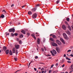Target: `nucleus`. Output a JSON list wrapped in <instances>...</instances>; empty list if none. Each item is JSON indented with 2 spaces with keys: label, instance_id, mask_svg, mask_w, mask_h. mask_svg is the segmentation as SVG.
<instances>
[{
  "label": "nucleus",
  "instance_id": "603ef678",
  "mask_svg": "<svg viewBox=\"0 0 73 73\" xmlns=\"http://www.w3.org/2000/svg\"><path fill=\"white\" fill-rule=\"evenodd\" d=\"M53 66H54V64H52L51 66V68H52L53 67Z\"/></svg>",
  "mask_w": 73,
  "mask_h": 73
},
{
  "label": "nucleus",
  "instance_id": "4d7b16f0",
  "mask_svg": "<svg viewBox=\"0 0 73 73\" xmlns=\"http://www.w3.org/2000/svg\"><path fill=\"white\" fill-rule=\"evenodd\" d=\"M64 66H65V64H63V65L62 66V68H64Z\"/></svg>",
  "mask_w": 73,
  "mask_h": 73
},
{
  "label": "nucleus",
  "instance_id": "a878e982",
  "mask_svg": "<svg viewBox=\"0 0 73 73\" xmlns=\"http://www.w3.org/2000/svg\"><path fill=\"white\" fill-rule=\"evenodd\" d=\"M18 53V51L17 50H16V52L15 54H16V55H17V54Z\"/></svg>",
  "mask_w": 73,
  "mask_h": 73
},
{
  "label": "nucleus",
  "instance_id": "bf43d9fd",
  "mask_svg": "<svg viewBox=\"0 0 73 73\" xmlns=\"http://www.w3.org/2000/svg\"><path fill=\"white\" fill-rule=\"evenodd\" d=\"M70 56L71 57H73V55L71 54H70Z\"/></svg>",
  "mask_w": 73,
  "mask_h": 73
},
{
  "label": "nucleus",
  "instance_id": "6ab92c4d",
  "mask_svg": "<svg viewBox=\"0 0 73 73\" xmlns=\"http://www.w3.org/2000/svg\"><path fill=\"white\" fill-rule=\"evenodd\" d=\"M5 52L6 54H8L9 53V50H7L5 51Z\"/></svg>",
  "mask_w": 73,
  "mask_h": 73
},
{
  "label": "nucleus",
  "instance_id": "8fccbe9b",
  "mask_svg": "<svg viewBox=\"0 0 73 73\" xmlns=\"http://www.w3.org/2000/svg\"><path fill=\"white\" fill-rule=\"evenodd\" d=\"M52 54V56H55V55H54V54H53V53H52V54Z\"/></svg>",
  "mask_w": 73,
  "mask_h": 73
},
{
  "label": "nucleus",
  "instance_id": "6e6d98bb",
  "mask_svg": "<svg viewBox=\"0 0 73 73\" xmlns=\"http://www.w3.org/2000/svg\"><path fill=\"white\" fill-rule=\"evenodd\" d=\"M58 63H56V66H58Z\"/></svg>",
  "mask_w": 73,
  "mask_h": 73
},
{
  "label": "nucleus",
  "instance_id": "7c9ffc66",
  "mask_svg": "<svg viewBox=\"0 0 73 73\" xmlns=\"http://www.w3.org/2000/svg\"><path fill=\"white\" fill-rule=\"evenodd\" d=\"M14 60L15 61H17V58H14Z\"/></svg>",
  "mask_w": 73,
  "mask_h": 73
},
{
  "label": "nucleus",
  "instance_id": "5701e85b",
  "mask_svg": "<svg viewBox=\"0 0 73 73\" xmlns=\"http://www.w3.org/2000/svg\"><path fill=\"white\" fill-rule=\"evenodd\" d=\"M24 37V36H23V34H21V35L19 36V37H20L21 38H22Z\"/></svg>",
  "mask_w": 73,
  "mask_h": 73
},
{
  "label": "nucleus",
  "instance_id": "c756f323",
  "mask_svg": "<svg viewBox=\"0 0 73 73\" xmlns=\"http://www.w3.org/2000/svg\"><path fill=\"white\" fill-rule=\"evenodd\" d=\"M14 35H15V36H17L18 35V33H15Z\"/></svg>",
  "mask_w": 73,
  "mask_h": 73
},
{
  "label": "nucleus",
  "instance_id": "774afa93",
  "mask_svg": "<svg viewBox=\"0 0 73 73\" xmlns=\"http://www.w3.org/2000/svg\"><path fill=\"white\" fill-rule=\"evenodd\" d=\"M12 24V22L11 21L10 22V24Z\"/></svg>",
  "mask_w": 73,
  "mask_h": 73
},
{
  "label": "nucleus",
  "instance_id": "f03ea898",
  "mask_svg": "<svg viewBox=\"0 0 73 73\" xmlns=\"http://www.w3.org/2000/svg\"><path fill=\"white\" fill-rule=\"evenodd\" d=\"M56 42L58 44V45H61V41H60L57 40L56 41Z\"/></svg>",
  "mask_w": 73,
  "mask_h": 73
},
{
  "label": "nucleus",
  "instance_id": "bb28decb",
  "mask_svg": "<svg viewBox=\"0 0 73 73\" xmlns=\"http://www.w3.org/2000/svg\"><path fill=\"white\" fill-rule=\"evenodd\" d=\"M5 33H6V37H7V35H9V33H8L7 32H6Z\"/></svg>",
  "mask_w": 73,
  "mask_h": 73
},
{
  "label": "nucleus",
  "instance_id": "f257e3e1",
  "mask_svg": "<svg viewBox=\"0 0 73 73\" xmlns=\"http://www.w3.org/2000/svg\"><path fill=\"white\" fill-rule=\"evenodd\" d=\"M63 35L65 39H66V40H68V36H67L66 33H63Z\"/></svg>",
  "mask_w": 73,
  "mask_h": 73
},
{
  "label": "nucleus",
  "instance_id": "423d86ee",
  "mask_svg": "<svg viewBox=\"0 0 73 73\" xmlns=\"http://www.w3.org/2000/svg\"><path fill=\"white\" fill-rule=\"evenodd\" d=\"M56 49L58 53H60V48L58 47H56Z\"/></svg>",
  "mask_w": 73,
  "mask_h": 73
},
{
  "label": "nucleus",
  "instance_id": "4468645a",
  "mask_svg": "<svg viewBox=\"0 0 73 73\" xmlns=\"http://www.w3.org/2000/svg\"><path fill=\"white\" fill-rule=\"evenodd\" d=\"M9 54L11 56H12L13 54H12V52L11 50H10L9 51Z\"/></svg>",
  "mask_w": 73,
  "mask_h": 73
},
{
  "label": "nucleus",
  "instance_id": "c9c22d12",
  "mask_svg": "<svg viewBox=\"0 0 73 73\" xmlns=\"http://www.w3.org/2000/svg\"><path fill=\"white\" fill-rule=\"evenodd\" d=\"M27 36H29V35H30V33H27Z\"/></svg>",
  "mask_w": 73,
  "mask_h": 73
},
{
  "label": "nucleus",
  "instance_id": "b1692460",
  "mask_svg": "<svg viewBox=\"0 0 73 73\" xmlns=\"http://www.w3.org/2000/svg\"><path fill=\"white\" fill-rule=\"evenodd\" d=\"M50 40L51 41H53V42H54V39H53V38H51L50 39Z\"/></svg>",
  "mask_w": 73,
  "mask_h": 73
},
{
  "label": "nucleus",
  "instance_id": "473e14b6",
  "mask_svg": "<svg viewBox=\"0 0 73 73\" xmlns=\"http://www.w3.org/2000/svg\"><path fill=\"white\" fill-rule=\"evenodd\" d=\"M65 24L67 25H68L69 24H68V22H67V21H65Z\"/></svg>",
  "mask_w": 73,
  "mask_h": 73
},
{
  "label": "nucleus",
  "instance_id": "3c124183",
  "mask_svg": "<svg viewBox=\"0 0 73 73\" xmlns=\"http://www.w3.org/2000/svg\"><path fill=\"white\" fill-rule=\"evenodd\" d=\"M34 69L35 71H36V70H37V69L36 68H34Z\"/></svg>",
  "mask_w": 73,
  "mask_h": 73
},
{
  "label": "nucleus",
  "instance_id": "dca6fc26",
  "mask_svg": "<svg viewBox=\"0 0 73 73\" xmlns=\"http://www.w3.org/2000/svg\"><path fill=\"white\" fill-rule=\"evenodd\" d=\"M7 47H6L5 46H4L3 47V50H4V51H5V50H7Z\"/></svg>",
  "mask_w": 73,
  "mask_h": 73
},
{
  "label": "nucleus",
  "instance_id": "e433bc0d",
  "mask_svg": "<svg viewBox=\"0 0 73 73\" xmlns=\"http://www.w3.org/2000/svg\"><path fill=\"white\" fill-rule=\"evenodd\" d=\"M56 4H58L59 3H60V1L59 0H58L56 2Z\"/></svg>",
  "mask_w": 73,
  "mask_h": 73
},
{
  "label": "nucleus",
  "instance_id": "aec40b11",
  "mask_svg": "<svg viewBox=\"0 0 73 73\" xmlns=\"http://www.w3.org/2000/svg\"><path fill=\"white\" fill-rule=\"evenodd\" d=\"M52 37L53 38H57V37L54 35H52Z\"/></svg>",
  "mask_w": 73,
  "mask_h": 73
},
{
  "label": "nucleus",
  "instance_id": "412c9836",
  "mask_svg": "<svg viewBox=\"0 0 73 73\" xmlns=\"http://www.w3.org/2000/svg\"><path fill=\"white\" fill-rule=\"evenodd\" d=\"M31 36L33 37L34 38H35V40H36V36L32 34Z\"/></svg>",
  "mask_w": 73,
  "mask_h": 73
},
{
  "label": "nucleus",
  "instance_id": "2f4dec72",
  "mask_svg": "<svg viewBox=\"0 0 73 73\" xmlns=\"http://www.w3.org/2000/svg\"><path fill=\"white\" fill-rule=\"evenodd\" d=\"M66 20H67V21H68V22H69V18H67L66 19Z\"/></svg>",
  "mask_w": 73,
  "mask_h": 73
},
{
  "label": "nucleus",
  "instance_id": "864d4df0",
  "mask_svg": "<svg viewBox=\"0 0 73 73\" xmlns=\"http://www.w3.org/2000/svg\"><path fill=\"white\" fill-rule=\"evenodd\" d=\"M70 49H72L73 48V47L72 46H70Z\"/></svg>",
  "mask_w": 73,
  "mask_h": 73
},
{
  "label": "nucleus",
  "instance_id": "4be33fe9",
  "mask_svg": "<svg viewBox=\"0 0 73 73\" xmlns=\"http://www.w3.org/2000/svg\"><path fill=\"white\" fill-rule=\"evenodd\" d=\"M4 15H3V14H2L1 16V18H4Z\"/></svg>",
  "mask_w": 73,
  "mask_h": 73
},
{
  "label": "nucleus",
  "instance_id": "37998d69",
  "mask_svg": "<svg viewBox=\"0 0 73 73\" xmlns=\"http://www.w3.org/2000/svg\"><path fill=\"white\" fill-rule=\"evenodd\" d=\"M67 62H68V63H72V62H71V61H67Z\"/></svg>",
  "mask_w": 73,
  "mask_h": 73
},
{
  "label": "nucleus",
  "instance_id": "ddd939ff",
  "mask_svg": "<svg viewBox=\"0 0 73 73\" xmlns=\"http://www.w3.org/2000/svg\"><path fill=\"white\" fill-rule=\"evenodd\" d=\"M36 9H37V8L35 7L33 9H32L31 10V11L32 12H35V11H36Z\"/></svg>",
  "mask_w": 73,
  "mask_h": 73
},
{
  "label": "nucleus",
  "instance_id": "20e7f679",
  "mask_svg": "<svg viewBox=\"0 0 73 73\" xmlns=\"http://www.w3.org/2000/svg\"><path fill=\"white\" fill-rule=\"evenodd\" d=\"M37 17V14L36 13H34L33 15V19H36Z\"/></svg>",
  "mask_w": 73,
  "mask_h": 73
},
{
  "label": "nucleus",
  "instance_id": "5fc2aeb1",
  "mask_svg": "<svg viewBox=\"0 0 73 73\" xmlns=\"http://www.w3.org/2000/svg\"><path fill=\"white\" fill-rule=\"evenodd\" d=\"M31 62L29 63V64L28 67H29V66H30V65H31Z\"/></svg>",
  "mask_w": 73,
  "mask_h": 73
},
{
  "label": "nucleus",
  "instance_id": "09e8293b",
  "mask_svg": "<svg viewBox=\"0 0 73 73\" xmlns=\"http://www.w3.org/2000/svg\"><path fill=\"white\" fill-rule=\"evenodd\" d=\"M11 7H13L14 6V4H12L11 5Z\"/></svg>",
  "mask_w": 73,
  "mask_h": 73
},
{
  "label": "nucleus",
  "instance_id": "0e129e2a",
  "mask_svg": "<svg viewBox=\"0 0 73 73\" xmlns=\"http://www.w3.org/2000/svg\"><path fill=\"white\" fill-rule=\"evenodd\" d=\"M51 72V70H50L49 72V73H50Z\"/></svg>",
  "mask_w": 73,
  "mask_h": 73
},
{
  "label": "nucleus",
  "instance_id": "de8ad7c7",
  "mask_svg": "<svg viewBox=\"0 0 73 73\" xmlns=\"http://www.w3.org/2000/svg\"><path fill=\"white\" fill-rule=\"evenodd\" d=\"M19 71H20V70H18L17 71H16L14 73H16L17 72H19Z\"/></svg>",
  "mask_w": 73,
  "mask_h": 73
},
{
  "label": "nucleus",
  "instance_id": "69168bd1",
  "mask_svg": "<svg viewBox=\"0 0 73 73\" xmlns=\"http://www.w3.org/2000/svg\"><path fill=\"white\" fill-rule=\"evenodd\" d=\"M44 68H42L41 69V70H44Z\"/></svg>",
  "mask_w": 73,
  "mask_h": 73
},
{
  "label": "nucleus",
  "instance_id": "338daca9",
  "mask_svg": "<svg viewBox=\"0 0 73 73\" xmlns=\"http://www.w3.org/2000/svg\"><path fill=\"white\" fill-rule=\"evenodd\" d=\"M52 58V57H49V59H51Z\"/></svg>",
  "mask_w": 73,
  "mask_h": 73
},
{
  "label": "nucleus",
  "instance_id": "cd10ccee",
  "mask_svg": "<svg viewBox=\"0 0 73 73\" xmlns=\"http://www.w3.org/2000/svg\"><path fill=\"white\" fill-rule=\"evenodd\" d=\"M13 53H15V50L13 49L12 50Z\"/></svg>",
  "mask_w": 73,
  "mask_h": 73
},
{
  "label": "nucleus",
  "instance_id": "c85d7f7f",
  "mask_svg": "<svg viewBox=\"0 0 73 73\" xmlns=\"http://www.w3.org/2000/svg\"><path fill=\"white\" fill-rule=\"evenodd\" d=\"M9 32H12V29H10L9 30Z\"/></svg>",
  "mask_w": 73,
  "mask_h": 73
},
{
  "label": "nucleus",
  "instance_id": "39448f33",
  "mask_svg": "<svg viewBox=\"0 0 73 73\" xmlns=\"http://www.w3.org/2000/svg\"><path fill=\"white\" fill-rule=\"evenodd\" d=\"M62 29H63L64 30H66V26L64 25H62Z\"/></svg>",
  "mask_w": 73,
  "mask_h": 73
},
{
  "label": "nucleus",
  "instance_id": "49530a36",
  "mask_svg": "<svg viewBox=\"0 0 73 73\" xmlns=\"http://www.w3.org/2000/svg\"><path fill=\"white\" fill-rule=\"evenodd\" d=\"M71 52V50H69L67 51V52Z\"/></svg>",
  "mask_w": 73,
  "mask_h": 73
},
{
  "label": "nucleus",
  "instance_id": "13d9d810",
  "mask_svg": "<svg viewBox=\"0 0 73 73\" xmlns=\"http://www.w3.org/2000/svg\"><path fill=\"white\" fill-rule=\"evenodd\" d=\"M44 48L45 50H46V48H45V47H44Z\"/></svg>",
  "mask_w": 73,
  "mask_h": 73
},
{
  "label": "nucleus",
  "instance_id": "6e6552de",
  "mask_svg": "<svg viewBox=\"0 0 73 73\" xmlns=\"http://www.w3.org/2000/svg\"><path fill=\"white\" fill-rule=\"evenodd\" d=\"M40 38H38L37 40V42L38 43V44L39 45V44H40Z\"/></svg>",
  "mask_w": 73,
  "mask_h": 73
},
{
  "label": "nucleus",
  "instance_id": "9d476101",
  "mask_svg": "<svg viewBox=\"0 0 73 73\" xmlns=\"http://www.w3.org/2000/svg\"><path fill=\"white\" fill-rule=\"evenodd\" d=\"M66 32L67 34H68V35H70V31H66Z\"/></svg>",
  "mask_w": 73,
  "mask_h": 73
},
{
  "label": "nucleus",
  "instance_id": "052dcab7",
  "mask_svg": "<svg viewBox=\"0 0 73 73\" xmlns=\"http://www.w3.org/2000/svg\"><path fill=\"white\" fill-rule=\"evenodd\" d=\"M44 72V70H43V71H42V72H41L42 73H43Z\"/></svg>",
  "mask_w": 73,
  "mask_h": 73
},
{
  "label": "nucleus",
  "instance_id": "f3484780",
  "mask_svg": "<svg viewBox=\"0 0 73 73\" xmlns=\"http://www.w3.org/2000/svg\"><path fill=\"white\" fill-rule=\"evenodd\" d=\"M68 29H69L70 31H72V28H71V27L69 26V25H68Z\"/></svg>",
  "mask_w": 73,
  "mask_h": 73
},
{
  "label": "nucleus",
  "instance_id": "4c0bfd02",
  "mask_svg": "<svg viewBox=\"0 0 73 73\" xmlns=\"http://www.w3.org/2000/svg\"><path fill=\"white\" fill-rule=\"evenodd\" d=\"M2 12H5V13H7V12H6V11H5V10H3L2 11Z\"/></svg>",
  "mask_w": 73,
  "mask_h": 73
},
{
  "label": "nucleus",
  "instance_id": "2eb2a0df",
  "mask_svg": "<svg viewBox=\"0 0 73 73\" xmlns=\"http://www.w3.org/2000/svg\"><path fill=\"white\" fill-rule=\"evenodd\" d=\"M15 32V28H11V32H12L14 33Z\"/></svg>",
  "mask_w": 73,
  "mask_h": 73
},
{
  "label": "nucleus",
  "instance_id": "393cba45",
  "mask_svg": "<svg viewBox=\"0 0 73 73\" xmlns=\"http://www.w3.org/2000/svg\"><path fill=\"white\" fill-rule=\"evenodd\" d=\"M66 58L67 60H69V61H70V60H71L70 59V58H68L67 57H66Z\"/></svg>",
  "mask_w": 73,
  "mask_h": 73
},
{
  "label": "nucleus",
  "instance_id": "58836bf2",
  "mask_svg": "<svg viewBox=\"0 0 73 73\" xmlns=\"http://www.w3.org/2000/svg\"><path fill=\"white\" fill-rule=\"evenodd\" d=\"M62 63L63 62H64V61H65V60H64V59H62Z\"/></svg>",
  "mask_w": 73,
  "mask_h": 73
},
{
  "label": "nucleus",
  "instance_id": "79ce46f5",
  "mask_svg": "<svg viewBox=\"0 0 73 73\" xmlns=\"http://www.w3.org/2000/svg\"><path fill=\"white\" fill-rule=\"evenodd\" d=\"M19 44H22V41L21 40H20L19 41Z\"/></svg>",
  "mask_w": 73,
  "mask_h": 73
},
{
  "label": "nucleus",
  "instance_id": "a18cd8bd",
  "mask_svg": "<svg viewBox=\"0 0 73 73\" xmlns=\"http://www.w3.org/2000/svg\"><path fill=\"white\" fill-rule=\"evenodd\" d=\"M35 59H37V58H38V56H35Z\"/></svg>",
  "mask_w": 73,
  "mask_h": 73
},
{
  "label": "nucleus",
  "instance_id": "72a5a7b5",
  "mask_svg": "<svg viewBox=\"0 0 73 73\" xmlns=\"http://www.w3.org/2000/svg\"><path fill=\"white\" fill-rule=\"evenodd\" d=\"M40 5L38 4L36 5V8H37V7H40Z\"/></svg>",
  "mask_w": 73,
  "mask_h": 73
},
{
  "label": "nucleus",
  "instance_id": "ea45409f",
  "mask_svg": "<svg viewBox=\"0 0 73 73\" xmlns=\"http://www.w3.org/2000/svg\"><path fill=\"white\" fill-rule=\"evenodd\" d=\"M73 64H72L71 66V68H70L69 69H72V68H73Z\"/></svg>",
  "mask_w": 73,
  "mask_h": 73
},
{
  "label": "nucleus",
  "instance_id": "e2e57ef3",
  "mask_svg": "<svg viewBox=\"0 0 73 73\" xmlns=\"http://www.w3.org/2000/svg\"><path fill=\"white\" fill-rule=\"evenodd\" d=\"M72 72H73V70L71 71L69 73H72Z\"/></svg>",
  "mask_w": 73,
  "mask_h": 73
},
{
  "label": "nucleus",
  "instance_id": "9b49d317",
  "mask_svg": "<svg viewBox=\"0 0 73 73\" xmlns=\"http://www.w3.org/2000/svg\"><path fill=\"white\" fill-rule=\"evenodd\" d=\"M21 32L22 33H23L24 35H25L26 34V33H25V31L24 30H22L21 31Z\"/></svg>",
  "mask_w": 73,
  "mask_h": 73
},
{
  "label": "nucleus",
  "instance_id": "f704fd0d",
  "mask_svg": "<svg viewBox=\"0 0 73 73\" xmlns=\"http://www.w3.org/2000/svg\"><path fill=\"white\" fill-rule=\"evenodd\" d=\"M11 36H14V34H13V33H11Z\"/></svg>",
  "mask_w": 73,
  "mask_h": 73
},
{
  "label": "nucleus",
  "instance_id": "1a4fd4ad",
  "mask_svg": "<svg viewBox=\"0 0 73 73\" xmlns=\"http://www.w3.org/2000/svg\"><path fill=\"white\" fill-rule=\"evenodd\" d=\"M19 46H20L19 44L15 45V47L17 49H18L19 48Z\"/></svg>",
  "mask_w": 73,
  "mask_h": 73
},
{
  "label": "nucleus",
  "instance_id": "f8f14e48",
  "mask_svg": "<svg viewBox=\"0 0 73 73\" xmlns=\"http://www.w3.org/2000/svg\"><path fill=\"white\" fill-rule=\"evenodd\" d=\"M52 52L54 54H57V52H56V51L55 50H52Z\"/></svg>",
  "mask_w": 73,
  "mask_h": 73
},
{
  "label": "nucleus",
  "instance_id": "680f3d73",
  "mask_svg": "<svg viewBox=\"0 0 73 73\" xmlns=\"http://www.w3.org/2000/svg\"><path fill=\"white\" fill-rule=\"evenodd\" d=\"M64 57H66V55L65 54H64Z\"/></svg>",
  "mask_w": 73,
  "mask_h": 73
},
{
  "label": "nucleus",
  "instance_id": "0eeeda50",
  "mask_svg": "<svg viewBox=\"0 0 73 73\" xmlns=\"http://www.w3.org/2000/svg\"><path fill=\"white\" fill-rule=\"evenodd\" d=\"M60 41H61L64 44H65V41H64V40L63 38H60Z\"/></svg>",
  "mask_w": 73,
  "mask_h": 73
},
{
  "label": "nucleus",
  "instance_id": "a19ab883",
  "mask_svg": "<svg viewBox=\"0 0 73 73\" xmlns=\"http://www.w3.org/2000/svg\"><path fill=\"white\" fill-rule=\"evenodd\" d=\"M41 50L42 51V52H44V48H42Z\"/></svg>",
  "mask_w": 73,
  "mask_h": 73
},
{
  "label": "nucleus",
  "instance_id": "a211bd4d",
  "mask_svg": "<svg viewBox=\"0 0 73 73\" xmlns=\"http://www.w3.org/2000/svg\"><path fill=\"white\" fill-rule=\"evenodd\" d=\"M28 14L29 15H31L32 14V13L31 11H29L28 13Z\"/></svg>",
  "mask_w": 73,
  "mask_h": 73
},
{
  "label": "nucleus",
  "instance_id": "7ed1b4c3",
  "mask_svg": "<svg viewBox=\"0 0 73 73\" xmlns=\"http://www.w3.org/2000/svg\"><path fill=\"white\" fill-rule=\"evenodd\" d=\"M51 44H52V46H58V45L57 44L54 42H52Z\"/></svg>",
  "mask_w": 73,
  "mask_h": 73
},
{
  "label": "nucleus",
  "instance_id": "c03bdc74",
  "mask_svg": "<svg viewBox=\"0 0 73 73\" xmlns=\"http://www.w3.org/2000/svg\"><path fill=\"white\" fill-rule=\"evenodd\" d=\"M46 56H47V57H48V56H51V55H50L49 54H48L46 55Z\"/></svg>",
  "mask_w": 73,
  "mask_h": 73
}]
</instances>
